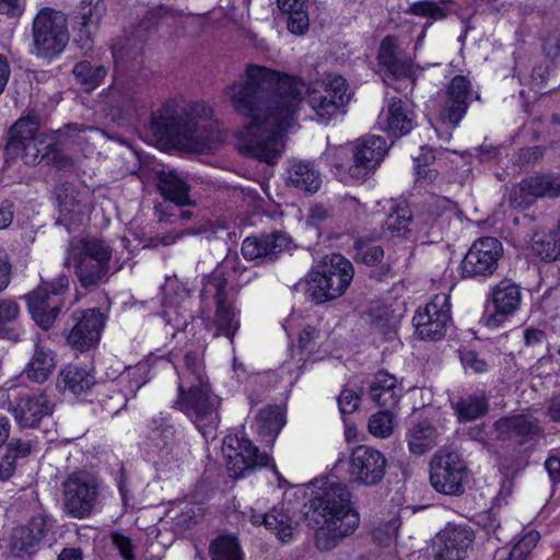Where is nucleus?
I'll return each instance as SVG.
<instances>
[{
	"label": "nucleus",
	"mask_w": 560,
	"mask_h": 560,
	"mask_svg": "<svg viewBox=\"0 0 560 560\" xmlns=\"http://www.w3.org/2000/svg\"><path fill=\"white\" fill-rule=\"evenodd\" d=\"M323 91L310 92L296 78L269 68L248 65L245 79L225 86L223 93L234 110L248 119L235 133L238 152L268 164L283 151L281 132L291 127L299 105L310 93V105L318 118L328 122L348 101L347 81L328 75Z\"/></svg>",
	"instance_id": "f257e3e1"
},
{
	"label": "nucleus",
	"mask_w": 560,
	"mask_h": 560,
	"mask_svg": "<svg viewBox=\"0 0 560 560\" xmlns=\"http://www.w3.org/2000/svg\"><path fill=\"white\" fill-rule=\"evenodd\" d=\"M212 114V108L205 103L171 100L151 115L150 129L155 139L164 144L205 151L222 141Z\"/></svg>",
	"instance_id": "f03ea898"
},
{
	"label": "nucleus",
	"mask_w": 560,
	"mask_h": 560,
	"mask_svg": "<svg viewBox=\"0 0 560 560\" xmlns=\"http://www.w3.org/2000/svg\"><path fill=\"white\" fill-rule=\"evenodd\" d=\"M207 442L218 435L221 399L212 390L201 353L187 351L178 371V395L174 401Z\"/></svg>",
	"instance_id": "7ed1b4c3"
},
{
	"label": "nucleus",
	"mask_w": 560,
	"mask_h": 560,
	"mask_svg": "<svg viewBox=\"0 0 560 560\" xmlns=\"http://www.w3.org/2000/svg\"><path fill=\"white\" fill-rule=\"evenodd\" d=\"M306 518L312 521L315 532V546L319 551H330L360 524L359 512L353 506L347 486L327 480L323 488L310 500Z\"/></svg>",
	"instance_id": "20e7f679"
},
{
	"label": "nucleus",
	"mask_w": 560,
	"mask_h": 560,
	"mask_svg": "<svg viewBox=\"0 0 560 560\" xmlns=\"http://www.w3.org/2000/svg\"><path fill=\"white\" fill-rule=\"evenodd\" d=\"M112 254V247L104 240L84 237L70 244L65 266L73 265L80 284L92 290L108 280Z\"/></svg>",
	"instance_id": "39448f33"
},
{
	"label": "nucleus",
	"mask_w": 560,
	"mask_h": 560,
	"mask_svg": "<svg viewBox=\"0 0 560 560\" xmlns=\"http://www.w3.org/2000/svg\"><path fill=\"white\" fill-rule=\"evenodd\" d=\"M354 275L352 264L340 254L325 256L310 273L308 298L316 304L341 296Z\"/></svg>",
	"instance_id": "423d86ee"
},
{
	"label": "nucleus",
	"mask_w": 560,
	"mask_h": 560,
	"mask_svg": "<svg viewBox=\"0 0 560 560\" xmlns=\"http://www.w3.org/2000/svg\"><path fill=\"white\" fill-rule=\"evenodd\" d=\"M63 511L74 518H86L101 505L102 482L93 474L73 471L62 481Z\"/></svg>",
	"instance_id": "0eeeda50"
},
{
	"label": "nucleus",
	"mask_w": 560,
	"mask_h": 560,
	"mask_svg": "<svg viewBox=\"0 0 560 560\" xmlns=\"http://www.w3.org/2000/svg\"><path fill=\"white\" fill-rule=\"evenodd\" d=\"M32 37L33 51L37 57L48 60L57 57L69 42L67 15L43 8L33 20Z\"/></svg>",
	"instance_id": "6e6552de"
},
{
	"label": "nucleus",
	"mask_w": 560,
	"mask_h": 560,
	"mask_svg": "<svg viewBox=\"0 0 560 560\" xmlns=\"http://www.w3.org/2000/svg\"><path fill=\"white\" fill-rule=\"evenodd\" d=\"M68 287L69 278L66 275H60L52 281L42 278L40 284L25 295L33 319L43 329H48L54 324L62 306L61 295L67 292Z\"/></svg>",
	"instance_id": "1a4fd4ad"
},
{
	"label": "nucleus",
	"mask_w": 560,
	"mask_h": 560,
	"mask_svg": "<svg viewBox=\"0 0 560 560\" xmlns=\"http://www.w3.org/2000/svg\"><path fill=\"white\" fill-rule=\"evenodd\" d=\"M468 478L467 467L455 452L441 450L430 463V482L440 493L460 495Z\"/></svg>",
	"instance_id": "9d476101"
},
{
	"label": "nucleus",
	"mask_w": 560,
	"mask_h": 560,
	"mask_svg": "<svg viewBox=\"0 0 560 560\" xmlns=\"http://www.w3.org/2000/svg\"><path fill=\"white\" fill-rule=\"evenodd\" d=\"M228 280L220 273H211L208 276L201 296L213 294L217 310L209 329H213V336H225L231 343L236 331L240 328L238 312L234 305V301L228 299L226 293Z\"/></svg>",
	"instance_id": "9b49d317"
},
{
	"label": "nucleus",
	"mask_w": 560,
	"mask_h": 560,
	"mask_svg": "<svg viewBox=\"0 0 560 560\" xmlns=\"http://www.w3.org/2000/svg\"><path fill=\"white\" fill-rule=\"evenodd\" d=\"M145 446L166 465H179L186 456L179 432L167 417L161 415L150 420Z\"/></svg>",
	"instance_id": "f8f14e48"
},
{
	"label": "nucleus",
	"mask_w": 560,
	"mask_h": 560,
	"mask_svg": "<svg viewBox=\"0 0 560 560\" xmlns=\"http://www.w3.org/2000/svg\"><path fill=\"white\" fill-rule=\"evenodd\" d=\"M222 455L233 478L245 477L256 467L268 466L271 460L267 454L260 453L252 441L238 435H228L223 439Z\"/></svg>",
	"instance_id": "ddd939ff"
},
{
	"label": "nucleus",
	"mask_w": 560,
	"mask_h": 560,
	"mask_svg": "<svg viewBox=\"0 0 560 560\" xmlns=\"http://www.w3.org/2000/svg\"><path fill=\"white\" fill-rule=\"evenodd\" d=\"M560 198V173L547 172L528 176L515 186L509 197L515 209H526L538 199Z\"/></svg>",
	"instance_id": "4468645a"
},
{
	"label": "nucleus",
	"mask_w": 560,
	"mask_h": 560,
	"mask_svg": "<svg viewBox=\"0 0 560 560\" xmlns=\"http://www.w3.org/2000/svg\"><path fill=\"white\" fill-rule=\"evenodd\" d=\"M378 66L387 85L401 91L413 84L412 61L410 58L401 56L398 51L397 39L393 36H386L380 45L377 54Z\"/></svg>",
	"instance_id": "2eb2a0df"
},
{
	"label": "nucleus",
	"mask_w": 560,
	"mask_h": 560,
	"mask_svg": "<svg viewBox=\"0 0 560 560\" xmlns=\"http://www.w3.org/2000/svg\"><path fill=\"white\" fill-rule=\"evenodd\" d=\"M412 323L420 339H442L451 324V304L446 294H436L423 307H420Z\"/></svg>",
	"instance_id": "dca6fc26"
},
{
	"label": "nucleus",
	"mask_w": 560,
	"mask_h": 560,
	"mask_svg": "<svg viewBox=\"0 0 560 560\" xmlns=\"http://www.w3.org/2000/svg\"><path fill=\"white\" fill-rule=\"evenodd\" d=\"M386 140L381 136L359 138L351 148L352 163L348 174L358 182L366 180L380 166L387 153Z\"/></svg>",
	"instance_id": "f3484780"
},
{
	"label": "nucleus",
	"mask_w": 560,
	"mask_h": 560,
	"mask_svg": "<svg viewBox=\"0 0 560 560\" xmlns=\"http://www.w3.org/2000/svg\"><path fill=\"white\" fill-rule=\"evenodd\" d=\"M502 254V244L495 237L475 241L462 261L463 277H490L497 270Z\"/></svg>",
	"instance_id": "a211bd4d"
},
{
	"label": "nucleus",
	"mask_w": 560,
	"mask_h": 560,
	"mask_svg": "<svg viewBox=\"0 0 560 560\" xmlns=\"http://www.w3.org/2000/svg\"><path fill=\"white\" fill-rule=\"evenodd\" d=\"M387 459L385 455L373 447L357 446L350 456V475L361 485L375 486L380 483L385 477Z\"/></svg>",
	"instance_id": "6ab92c4d"
},
{
	"label": "nucleus",
	"mask_w": 560,
	"mask_h": 560,
	"mask_svg": "<svg viewBox=\"0 0 560 560\" xmlns=\"http://www.w3.org/2000/svg\"><path fill=\"white\" fill-rule=\"evenodd\" d=\"M474 538L468 525L447 524L433 539L431 560H463Z\"/></svg>",
	"instance_id": "aec40b11"
},
{
	"label": "nucleus",
	"mask_w": 560,
	"mask_h": 560,
	"mask_svg": "<svg viewBox=\"0 0 560 560\" xmlns=\"http://www.w3.org/2000/svg\"><path fill=\"white\" fill-rule=\"evenodd\" d=\"M72 327L68 334V343L80 351H88L98 343L105 325L103 313L92 308L72 314Z\"/></svg>",
	"instance_id": "412c9836"
},
{
	"label": "nucleus",
	"mask_w": 560,
	"mask_h": 560,
	"mask_svg": "<svg viewBox=\"0 0 560 560\" xmlns=\"http://www.w3.org/2000/svg\"><path fill=\"white\" fill-rule=\"evenodd\" d=\"M54 526L51 517L38 514L26 525L16 527L11 536L10 549L18 557L35 553Z\"/></svg>",
	"instance_id": "4be33fe9"
},
{
	"label": "nucleus",
	"mask_w": 560,
	"mask_h": 560,
	"mask_svg": "<svg viewBox=\"0 0 560 560\" xmlns=\"http://www.w3.org/2000/svg\"><path fill=\"white\" fill-rule=\"evenodd\" d=\"M522 299L521 285L509 278L502 279L493 285L491 300L494 312L486 318L487 327L497 328L501 326L510 315L520 310Z\"/></svg>",
	"instance_id": "5701e85b"
},
{
	"label": "nucleus",
	"mask_w": 560,
	"mask_h": 560,
	"mask_svg": "<svg viewBox=\"0 0 560 560\" xmlns=\"http://www.w3.org/2000/svg\"><path fill=\"white\" fill-rule=\"evenodd\" d=\"M377 124L382 130L393 136H404L416 127V115L408 101L394 96L387 100L386 106L378 115Z\"/></svg>",
	"instance_id": "b1692460"
},
{
	"label": "nucleus",
	"mask_w": 560,
	"mask_h": 560,
	"mask_svg": "<svg viewBox=\"0 0 560 560\" xmlns=\"http://www.w3.org/2000/svg\"><path fill=\"white\" fill-rule=\"evenodd\" d=\"M106 12L103 0H82L73 11V26L79 32L75 42L82 49L92 48V36L98 28L102 18Z\"/></svg>",
	"instance_id": "393cba45"
},
{
	"label": "nucleus",
	"mask_w": 560,
	"mask_h": 560,
	"mask_svg": "<svg viewBox=\"0 0 560 560\" xmlns=\"http://www.w3.org/2000/svg\"><path fill=\"white\" fill-rule=\"evenodd\" d=\"M447 97L440 112V119L451 128H455L463 119L468 108L471 95V84L464 75H456L447 88Z\"/></svg>",
	"instance_id": "a878e982"
},
{
	"label": "nucleus",
	"mask_w": 560,
	"mask_h": 560,
	"mask_svg": "<svg viewBox=\"0 0 560 560\" xmlns=\"http://www.w3.org/2000/svg\"><path fill=\"white\" fill-rule=\"evenodd\" d=\"M493 427L498 440L518 444L541 432L538 421L525 415L500 418Z\"/></svg>",
	"instance_id": "bb28decb"
},
{
	"label": "nucleus",
	"mask_w": 560,
	"mask_h": 560,
	"mask_svg": "<svg viewBox=\"0 0 560 560\" xmlns=\"http://www.w3.org/2000/svg\"><path fill=\"white\" fill-rule=\"evenodd\" d=\"M288 245V238L280 232L248 236L243 241L242 254L246 259L273 261Z\"/></svg>",
	"instance_id": "cd10ccee"
},
{
	"label": "nucleus",
	"mask_w": 560,
	"mask_h": 560,
	"mask_svg": "<svg viewBox=\"0 0 560 560\" xmlns=\"http://www.w3.org/2000/svg\"><path fill=\"white\" fill-rule=\"evenodd\" d=\"M435 222V217H430L428 220L421 221L415 219L407 210L401 209L388 215L383 228L384 231L388 232L393 237L397 236L409 240L415 231L424 236H431L434 234Z\"/></svg>",
	"instance_id": "c85d7f7f"
},
{
	"label": "nucleus",
	"mask_w": 560,
	"mask_h": 560,
	"mask_svg": "<svg viewBox=\"0 0 560 560\" xmlns=\"http://www.w3.org/2000/svg\"><path fill=\"white\" fill-rule=\"evenodd\" d=\"M52 404L40 393L22 397L13 408L16 422L24 428H36L40 421L50 416Z\"/></svg>",
	"instance_id": "c756f323"
},
{
	"label": "nucleus",
	"mask_w": 560,
	"mask_h": 560,
	"mask_svg": "<svg viewBox=\"0 0 560 560\" xmlns=\"http://www.w3.org/2000/svg\"><path fill=\"white\" fill-rule=\"evenodd\" d=\"M156 187L165 200L177 207L196 206V201L190 196V186L173 170L156 173Z\"/></svg>",
	"instance_id": "7c9ffc66"
},
{
	"label": "nucleus",
	"mask_w": 560,
	"mask_h": 560,
	"mask_svg": "<svg viewBox=\"0 0 560 560\" xmlns=\"http://www.w3.org/2000/svg\"><path fill=\"white\" fill-rule=\"evenodd\" d=\"M38 126L39 119L34 113H30L15 121L9 130V139L4 148L7 161H14L20 156L21 145L35 139L34 136Z\"/></svg>",
	"instance_id": "2f4dec72"
},
{
	"label": "nucleus",
	"mask_w": 560,
	"mask_h": 560,
	"mask_svg": "<svg viewBox=\"0 0 560 560\" xmlns=\"http://www.w3.org/2000/svg\"><path fill=\"white\" fill-rule=\"evenodd\" d=\"M370 399L384 409H394L400 399V389L394 375L380 371L369 384Z\"/></svg>",
	"instance_id": "473e14b6"
},
{
	"label": "nucleus",
	"mask_w": 560,
	"mask_h": 560,
	"mask_svg": "<svg viewBox=\"0 0 560 560\" xmlns=\"http://www.w3.org/2000/svg\"><path fill=\"white\" fill-rule=\"evenodd\" d=\"M249 520L254 525H265L267 529L273 532L283 542L292 538L295 529L292 517L282 510L273 509L265 514L250 510Z\"/></svg>",
	"instance_id": "72a5a7b5"
},
{
	"label": "nucleus",
	"mask_w": 560,
	"mask_h": 560,
	"mask_svg": "<svg viewBox=\"0 0 560 560\" xmlns=\"http://www.w3.org/2000/svg\"><path fill=\"white\" fill-rule=\"evenodd\" d=\"M290 186L310 194L316 192L320 185V174L310 162L294 161L288 170Z\"/></svg>",
	"instance_id": "f704fd0d"
},
{
	"label": "nucleus",
	"mask_w": 560,
	"mask_h": 560,
	"mask_svg": "<svg viewBox=\"0 0 560 560\" xmlns=\"http://www.w3.org/2000/svg\"><path fill=\"white\" fill-rule=\"evenodd\" d=\"M406 438L409 451L422 455L436 445L438 432L428 420H420L408 429Z\"/></svg>",
	"instance_id": "c9c22d12"
},
{
	"label": "nucleus",
	"mask_w": 560,
	"mask_h": 560,
	"mask_svg": "<svg viewBox=\"0 0 560 560\" xmlns=\"http://www.w3.org/2000/svg\"><path fill=\"white\" fill-rule=\"evenodd\" d=\"M308 0H277L280 11L288 16V30L303 35L310 26Z\"/></svg>",
	"instance_id": "e433bc0d"
},
{
	"label": "nucleus",
	"mask_w": 560,
	"mask_h": 560,
	"mask_svg": "<svg viewBox=\"0 0 560 560\" xmlns=\"http://www.w3.org/2000/svg\"><path fill=\"white\" fill-rule=\"evenodd\" d=\"M285 424L284 413L279 406H267L256 417V429L266 442L272 444Z\"/></svg>",
	"instance_id": "4c0bfd02"
},
{
	"label": "nucleus",
	"mask_w": 560,
	"mask_h": 560,
	"mask_svg": "<svg viewBox=\"0 0 560 560\" xmlns=\"http://www.w3.org/2000/svg\"><path fill=\"white\" fill-rule=\"evenodd\" d=\"M65 390L80 396L90 390L96 383L94 374L84 366L70 364L60 373Z\"/></svg>",
	"instance_id": "58836bf2"
},
{
	"label": "nucleus",
	"mask_w": 560,
	"mask_h": 560,
	"mask_svg": "<svg viewBox=\"0 0 560 560\" xmlns=\"http://www.w3.org/2000/svg\"><path fill=\"white\" fill-rule=\"evenodd\" d=\"M530 250L541 260H556L560 256V229L536 231L532 236Z\"/></svg>",
	"instance_id": "ea45409f"
},
{
	"label": "nucleus",
	"mask_w": 560,
	"mask_h": 560,
	"mask_svg": "<svg viewBox=\"0 0 560 560\" xmlns=\"http://www.w3.org/2000/svg\"><path fill=\"white\" fill-rule=\"evenodd\" d=\"M55 369V360L51 351L36 345L34 354L24 370L27 378L44 383Z\"/></svg>",
	"instance_id": "a19ab883"
},
{
	"label": "nucleus",
	"mask_w": 560,
	"mask_h": 560,
	"mask_svg": "<svg viewBox=\"0 0 560 560\" xmlns=\"http://www.w3.org/2000/svg\"><path fill=\"white\" fill-rule=\"evenodd\" d=\"M59 212L65 220L71 223H80L88 211L86 196L74 190L66 189L63 196H58Z\"/></svg>",
	"instance_id": "79ce46f5"
},
{
	"label": "nucleus",
	"mask_w": 560,
	"mask_h": 560,
	"mask_svg": "<svg viewBox=\"0 0 560 560\" xmlns=\"http://www.w3.org/2000/svg\"><path fill=\"white\" fill-rule=\"evenodd\" d=\"M149 364L148 362H139L135 366H128L119 375V383H127L121 389V400L124 405L127 399L133 397L136 393L149 381Z\"/></svg>",
	"instance_id": "37998d69"
},
{
	"label": "nucleus",
	"mask_w": 560,
	"mask_h": 560,
	"mask_svg": "<svg viewBox=\"0 0 560 560\" xmlns=\"http://www.w3.org/2000/svg\"><path fill=\"white\" fill-rule=\"evenodd\" d=\"M72 72L77 81L83 85L86 91H91L101 84L107 74V69L103 65L83 60L75 63Z\"/></svg>",
	"instance_id": "c03bdc74"
},
{
	"label": "nucleus",
	"mask_w": 560,
	"mask_h": 560,
	"mask_svg": "<svg viewBox=\"0 0 560 560\" xmlns=\"http://www.w3.org/2000/svg\"><path fill=\"white\" fill-rule=\"evenodd\" d=\"M489 408L485 395H469L462 397L455 404L454 409L460 422L471 421L487 413Z\"/></svg>",
	"instance_id": "a18cd8bd"
},
{
	"label": "nucleus",
	"mask_w": 560,
	"mask_h": 560,
	"mask_svg": "<svg viewBox=\"0 0 560 560\" xmlns=\"http://www.w3.org/2000/svg\"><path fill=\"white\" fill-rule=\"evenodd\" d=\"M209 556L210 560H243L240 544L231 535H222L211 541Z\"/></svg>",
	"instance_id": "49530a36"
},
{
	"label": "nucleus",
	"mask_w": 560,
	"mask_h": 560,
	"mask_svg": "<svg viewBox=\"0 0 560 560\" xmlns=\"http://www.w3.org/2000/svg\"><path fill=\"white\" fill-rule=\"evenodd\" d=\"M408 12L423 19H428L431 21H442L450 16L452 13V9L448 4V1H431V0H422L413 2Z\"/></svg>",
	"instance_id": "de8ad7c7"
},
{
	"label": "nucleus",
	"mask_w": 560,
	"mask_h": 560,
	"mask_svg": "<svg viewBox=\"0 0 560 560\" xmlns=\"http://www.w3.org/2000/svg\"><path fill=\"white\" fill-rule=\"evenodd\" d=\"M20 315L18 303L10 299L0 300V338L12 341L20 340V331L10 325L15 323Z\"/></svg>",
	"instance_id": "09e8293b"
},
{
	"label": "nucleus",
	"mask_w": 560,
	"mask_h": 560,
	"mask_svg": "<svg viewBox=\"0 0 560 560\" xmlns=\"http://www.w3.org/2000/svg\"><path fill=\"white\" fill-rule=\"evenodd\" d=\"M161 318L164 322L165 327H170V329L166 330V334L175 337L178 330L185 329L188 324V319L190 318V314H188V312L182 306L170 303L165 305Z\"/></svg>",
	"instance_id": "8fccbe9b"
},
{
	"label": "nucleus",
	"mask_w": 560,
	"mask_h": 560,
	"mask_svg": "<svg viewBox=\"0 0 560 560\" xmlns=\"http://www.w3.org/2000/svg\"><path fill=\"white\" fill-rule=\"evenodd\" d=\"M354 260L365 264L366 266H375L380 264L384 257V249L380 245H369L363 237L357 238L353 243Z\"/></svg>",
	"instance_id": "3c124183"
},
{
	"label": "nucleus",
	"mask_w": 560,
	"mask_h": 560,
	"mask_svg": "<svg viewBox=\"0 0 560 560\" xmlns=\"http://www.w3.org/2000/svg\"><path fill=\"white\" fill-rule=\"evenodd\" d=\"M217 272H220L228 280V282L230 280H235L238 282L240 279H235L233 276L238 275L242 277L244 275L245 277L243 283L248 282L256 275L255 272H250L246 268L242 267L237 255H228L212 273Z\"/></svg>",
	"instance_id": "603ef678"
},
{
	"label": "nucleus",
	"mask_w": 560,
	"mask_h": 560,
	"mask_svg": "<svg viewBox=\"0 0 560 560\" xmlns=\"http://www.w3.org/2000/svg\"><path fill=\"white\" fill-rule=\"evenodd\" d=\"M392 410L385 409L371 416L368 428L372 435L385 439L393 433L394 415Z\"/></svg>",
	"instance_id": "864d4df0"
},
{
	"label": "nucleus",
	"mask_w": 560,
	"mask_h": 560,
	"mask_svg": "<svg viewBox=\"0 0 560 560\" xmlns=\"http://www.w3.org/2000/svg\"><path fill=\"white\" fill-rule=\"evenodd\" d=\"M539 538L538 532H527L513 546L506 560H530V552L536 547Z\"/></svg>",
	"instance_id": "5fc2aeb1"
},
{
	"label": "nucleus",
	"mask_w": 560,
	"mask_h": 560,
	"mask_svg": "<svg viewBox=\"0 0 560 560\" xmlns=\"http://www.w3.org/2000/svg\"><path fill=\"white\" fill-rule=\"evenodd\" d=\"M423 153L421 156L415 158L416 163V176L418 183L433 182L438 177V171L429 167L431 161L434 160V155L431 151L421 148Z\"/></svg>",
	"instance_id": "6e6d98bb"
},
{
	"label": "nucleus",
	"mask_w": 560,
	"mask_h": 560,
	"mask_svg": "<svg viewBox=\"0 0 560 560\" xmlns=\"http://www.w3.org/2000/svg\"><path fill=\"white\" fill-rule=\"evenodd\" d=\"M44 149L45 161L48 165L56 166L59 170L67 168L72 165V159L62 152L60 143H47Z\"/></svg>",
	"instance_id": "4d7b16f0"
},
{
	"label": "nucleus",
	"mask_w": 560,
	"mask_h": 560,
	"mask_svg": "<svg viewBox=\"0 0 560 560\" xmlns=\"http://www.w3.org/2000/svg\"><path fill=\"white\" fill-rule=\"evenodd\" d=\"M322 338L323 334L320 330L313 326H306L299 335V355H301V351H312ZM300 363L301 357L296 359L298 369H301Z\"/></svg>",
	"instance_id": "13d9d810"
},
{
	"label": "nucleus",
	"mask_w": 560,
	"mask_h": 560,
	"mask_svg": "<svg viewBox=\"0 0 560 560\" xmlns=\"http://www.w3.org/2000/svg\"><path fill=\"white\" fill-rule=\"evenodd\" d=\"M21 158L24 164L34 166L45 160L44 156V143L37 142L35 139L32 141H27L21 145Z\"/></svg>",
	"instance_id": "bf43d9fd"
},
{
	"label": "nucleus",
	"mask_w": 560,
	"mask_h": 560,
	"mask_svg": "<svg viewBox=\"0 0 560 560\" xmlns=\"http://www.w3.org/2000/svg\"><path fill=\"white\" fill-rule=\"evenodd\" d=\"M110 97L116 102V106L121 109L135 107L138 100V92L133 86L119 89L117 85L110 89Z\"/></svg>",
	"instance_id": "052dcab7"
},
{
	"label": "nucleus",
	"mask_w": 560,
	"mask_h": 560,
	"mask_svg": "<svg viewBox=\"0 0 560 560\" xmlns=\"http://www.w3.org/2000/svg\"><path fill=\"white\" fill-rule=\"evenodd\" d=\"M524 342L527 347L535 349L540 355H544L549 350L547 335L538 328H526L524 330Z\"/></svg>",
	"instance_id": "680f3d73"
},
{
	"label": "nucleus",
	"mask_w": 560,
	"mask_h": 560,
	"mask_svg": "<svg viewBox=\"0 0 560 560\" xmlns=\"http://www.w3.org/2000/svg\"><path fill=\"white\" fill-rule=\"evenodd\" d=\"M360 401V396L353 389L345 388L338 397V405L341 415L345 416L353 413L359 408Z\"/></svg>",
	"instance_id": "e2e57ef3"
},
{
	"label": "nucleus",
	"mask_w": 560,
	"mask_h": 560,
	"mask_svg": "<svg viewBox=\"0 0 560 560\" xmlns=\"http://www.w3.org/2000/svg\"><path fill=\"white\" fill-rule=\"evenodd\" d=\"M399 527V522L397 520H392L388 524L385 525V528L377 527L373 530V538L382 546L389 545L397 536V529Z\"/></svg>",
	"instance_id": "0e129e2a"
},
{
	"label": "nucleus",
	"mask_w": 560,
	"mask_h": 560,
	"mask_svg": "<svg viewBox=\"0 0 560 560\" xmlns=\"http://www.w3.org/2000/svg\"><path fill=\"white\" fill-rule=\"evenodd\" d=\"M544 155V149L541 147L523 148L517 153L516 163L520 167L528 168L533 166Z\"/></svg>",
	"instance_id": "69168bd1"
},
{
	"label": "nucleus",
	"mask_w": 560,
	"mask_h": 560,
	"mask_svg": "<svg viewBox=\"0 0 560 560\" xmlns=\"http://www.w3.org/2000/svg\"><path fill=\"white\" fill-rule=\"evenodd\" d=\"M460 361L465 369L475 373H483L488 370V363L474 351H465L460 354Z\"/></svg>",
	"instance_id": "338daca9"
},
{
	"label": "nucleus",
	"mask_w": 560,
	"mask_h": 560,
	"mask_svg": "<svg viewBox=\"0 0 560 560\" xmlns=\"http://www.w3.org/2000/svg\"><path fill=\"white\" fill-rule=\"evenodd\" d=\"M542 50L550 59H556L560 55V32H550L542 42Z\"/></svg>",
	"instance_id": "774afa93"
}]
</instances>
